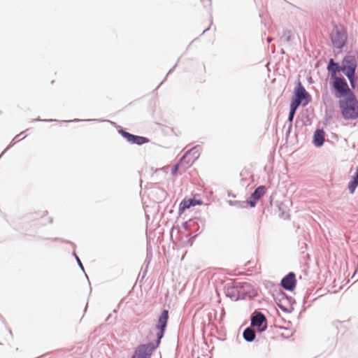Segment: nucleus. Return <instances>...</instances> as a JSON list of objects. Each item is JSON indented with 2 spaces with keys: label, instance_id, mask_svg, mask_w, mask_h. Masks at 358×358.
<instances>
[{
  "label": "nucleus",
  "instance_id": "f8f14e48",
  "mask_svg": "<svg viewBox=\"0 0 358 358\" xmlns=\"http://www.w3.org/2000/svg\"><path fill=\"white\" fill-rule=\"evenodd\" d=\"M294 97L303 102V105L306 106L308 103V94L306 90L299 84V86L295 91Z\"/></svg>",
  "mask_w": 358,
  "mask_h": 358
},
{
  "label": "nucleus",
  "instance_id": "6e6552de",
  "mask_svg": "<svg viewBox=\"0 0 358 358\" xmlns=\"http://www.w3.org/2000/svg\"><path fill=\"white\" fill-rule=\"evenodd\" d=\"M296 278L294 273H289L281 280L282 287L287 290H293L296 286Z\"/></svg>",
  "mask_w": 358,
  "mask_h": 358
},
{
  "label": "nucleus",
  "instance_id": "f257e3e1",
  "mask_svg": "<svg viewBox=\"0 0 358 358\" xmlns=\"http://www.w3.org/2000/svg\"><path fill=\"white\" fill-rule=\"evenodd\" d=\"M338 106L345 120H355L358 118V100L355 94L340 99Z\"/></svg>",
  "mask_w": 358,
  "mask_h": 358
},
{
  "label": "nucleus",
  "instance_id": "9d476101",
  "mask_svg": "<svg viewBox=\"0 0 358 358\" xmlns=\"http://www.w3.org/2000/svg\"><path fill=\"white\" fill-rule=\"evenodd\" d=\"M202 201L195 199H184L179 205V213H183L187 209L191 206H195L197 205H201Z\"/></svg>",
  "mask_w": 358,
  "mask_h": 358
},
{
  "label": "nucleus",
  "instance_id": "4be33fe9",
  "mask_svg": "<svg viewBox=\"0 0 358 358\" xmlns=\"http://www.w3.org/2000/svg\"><path fill=\"white\" fill-rule=\"evenodd\" d=\"M206 3H207V6H210L211 5V2H210V0H205Z\"/></svg>",
  "mask_w": 358,
  "mask_h": 358
},
{
  "label": "nucleus",
  "instance_id": "0eeeda50",
  "mask_svg": "<svg viewBox=\"0 0 358 358\" xmlns=\"http://www.w3.org/2000/svg\"><path fill=\"white\" fill-rule=\"evenodd\" d=\"M251 324L262 331L266 328V319L262 313H257L252 317Z\"/></svg>",
  "mask_w": 358,
  "mask_h": 358
},
{
  "label": "nucleus",
  "instance_id": "ddd939ff",
  "mask_svg": "<svg viewBox=\"0 0 358 358\" xmlns=\"http://www.w3.org/2000/svg\"><path fill=\"white\" fill-rule=\"evenodd\" d=\"M327 69L330 72L331 78L336 76L337 72L341 71V65L338 63L334 62L333 59H330Z\"/></svg>",
  "mask_w": 358,
  "mask_h": 358
},
{
  "label": "nucleus",
  "instance_id": "1a4fd4ad",
  "mask_svg": "<svg viewBox=\"0 0 358 358\" xmlns=\"http://www.w3.org/2000/svg\"><path fill=\"white\" fill-rule=\"evenodd\" d=\"M266 192V188L264 185L258 187L250 197L249 203L251 207H255L257 201L260 199Z\"/></svg>",
  "mask_w": 358,
  "mask_h": 358
},
{
  "label": "nucleus",
  "instance_id": "412c9836",
  "mask_svg": "<svg viewBox=\"0 0 358 358\" xmlns=\"http://www.w3.org/2000/svg\"><path fill=\"white\" fill-rule=\"evenodd\" d=\"M250 286V283L248 282H243L242 283V287H249Z\"/></svg>",
  "mask_w": 358,
  "mask_h": 358
},
{
  "label": "nucleus",
  "instance_id": "aec40b11",
  "mask_svg": "<svg viewBox=\"0 0 358 358\" xmlns=\"http://www.w3.org/2000/svg\"><path fill=\"white\" fill-rule=\"evenodd\" d=\"M295 112H296V110H290L289 117H288L289 122H292L293 120Z\"/></svg>",
  "mask_w": 358,
  "mask_h": 358
},
{
  "label": "nucleus",
  "instance_id": "9b49d317",
  "mask_svg": "<svg viewBox=\"0 0 358 358\" xmlns=\"http://www.w3.org/2000/svg\"><path fill=\"white\" fill-rule=\"evenodd\" d=\"M151 350L150 345H141L137 348L131 358H147L150 355Z\"/></svg>",
  "mask_w": 358,
  "mask_h": 358
},
{
  "label": "nucleus",
  "instance_id": "a211bd4d",
  "mask_svg": "<svg viewBox=\"0 0 358 358\" xmlns=\"http://www.w3.org/2000/svg\"><path fill=\"white\" fill-rule=\"evenodd\" d=\"M148 139L145 137L135 136L133 143L137 145H142L148 143Z\"/></svg>",
  "mask_w": 358,
  "mask_h": 358
},
{
  "label": "nucleus",
  "instance_id": "dca6fc26",
  "mask_svg": "<svg viewBox=\"0 0 358 358\" xmlns=\"http://www.w3.org/2000/svg\"><path fill=\"white\" fill-rule=\"evenodd\" d=\"M300 104H303V102L294 96L290 103V110H296Z\"/></svg>",
  "mask_w": 358,
  "mask_h": 358
},
{
  "label": "nucleus",
  "instance_id": "2eb2a0df",
  "mask_svg": "<svg viewBox=\"0 0 358 358\" xmlns=\"http://www.w3.org/2000/svg\"><path fill=\"white\" fill-rule=\"evenodd\" d=\"M243 337L248 341H252L255 337V331L250 328H247L243 332Z\"/></svg>",
  "mask_w": 358,
  "mask_h": 358
},
{
  "label": "nucleus",
  "instance_id": "b1692460",
  "mask_svg": "<svg viewBox=\"0 0 358 358\" xmlns=\"http://www.w3.org/2000/svg\"><path fill=\"white\" fill-rule=\"evenodd\" d=\"M198 358H199V357H198Z\"/></svg>",
  "mask_w": 358,
  "mask_h": 358
},
{
  "label": "nucleus",
  "instance_id": "6ab92c4d",
  "mask_svg": "<svg viewBox=\"0 0 358 358\" xmlns=\"http://www.w3.org/2000/svg\"><path fill=\"white\" fill-rule=\"evenodd\" d=\"M120 133L122 134V136L125 138L129 142L133 143L135 135L129 134V132L123 130H122Z\"/></svg>",
  "mask_w": 358,
  "mask_h": 358
},
{
  "label": "nucleus",
  "instance_id": "39448f33",
  "mask_svg": "<svg viewBox=\"0 0 358 358\" xmlns=\"http://www.w3.org/2000/svg\"><path fill=\"white\" fill-rule=\"evenodd\" d=\"M330 37L334 47L338 49H341L345 45L348 38L346 31L337 26L333 28Z\"/></svg>",
  "mask_w": 358,
  "mask_h": 358
},
{
  "label": "nucleus",
  "instance_id": "f3484780",
  "mask_svg": "<svg viewBox=\"0 0 358 358\" xmlns=\"http://www.w3.org/2000/svg\"><path fill=\"white\" fill-rule=\"evenodd\" d=\"M300 104H303V102L294 96L290 103V110H296Z\"/></svg>",
  "mask_w": 358,
  "mask_h": 358
},
{
  "label": "nucleus",
  "instance_id": "5701e85b",
  "mask_svg": "<svg viewBox=\"0 0 358 358\" xmlns=\"http://www.w3.org/2000/svg\"><path fill=\"white\" fill-rule=\"evenodd\" d=\"M78 262H79V264L81 265V262H80V259H78Z\"/></svg>",
  "mask_w": 358,
  "mask_h": 358
},
{
  "label": "nucleus",
  "instance_id": "423d86ee",
  "mask_svg": "<svg viewBox=\"0 0 358 358\" xmlns=\"http://www.w3.org/2000/svg\"><path fill=\"white\" fill-rule=\"evenodd\" d=\"M168 319H169V311L167 310H164L162 313V314L158 320L157 324L156 326L157 329L159 330V333L157 334L158 343H159L160 339L164 336V333L165 328L167 324Z\"/></svg>",
  "mask_w": 358,
  "mask_h": 358
},
{
  "label": "nucleus",
  "instance_id": "4468645a",
  "mask_svg": "<svg viewBox=\"0 0 358 358\" xmlns=\"http://www.w3.org/2000/svg\"><path fill=\"white\" fill-rule=\"evenodd\" d=\"M324 141V131L322 130H317L314 134V143L316 146H320L323 144Z\"/></svg>",
  "mask_w": 358,
  "mask_h": 358
},
{
  "label": "nucleus",
  "instance_id": "f03ea898",
  "mask_svg": "<svg viewBox=\"0 0 358 358\" xmlns=\"http://www.w3.org/2000/svg\"><path fill=\"white\" fill-rule=\"evenodd\" d=\"M358 66V54L347 55L341 62V71L344 73L350 81L352 89L355 88L358 77L355 74V71Z\"/></svg>",
  "mask_w": 358,
  "mask_h": 358
},
{
  "label": "nucleus",
  "instance_id": "7ed1b4c3",
  "mask_svg": "<svg viewBox=\"0 0 358 358\" xmlns=\"http://www.w3.org/2000/svg\"><path fill=\"white\" fill-rule=\"evenodd\" d=\"M331 78L334 80L332 83L333 87L336 90L337 93L336 96L339 98V99L343 97L354 95V93L349 87L348 84L344 78L336 76Z\"/></svg>",
  "mask_w": 358,
  "mask_h": 358
},
{
  "label": "nucleus",
  "instance_id": "20e7f679",
  "mask_svg": "<svg viewBox=\"0 0 358 358\" xmlns=\"http://www.w3.org/2000/svg\"><path fill=\"white\" fill-rule=\"evenodd\" d=\"M199 150L196 148H194L187 151L181 158L180 162L173 167V174L176 173V172L180 168L186 169L189 166L192 165L195 160L199 157Z\"/></svg>",
  "mask_w": 358,
  "mask_h": 358
}]
</instances>
